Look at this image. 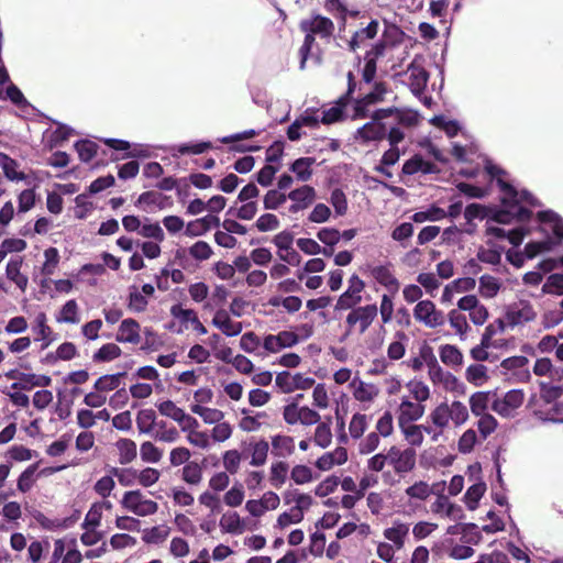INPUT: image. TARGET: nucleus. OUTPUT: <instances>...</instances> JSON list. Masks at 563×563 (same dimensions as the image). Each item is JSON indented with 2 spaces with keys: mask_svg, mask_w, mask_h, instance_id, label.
<instances>
[{
  "mask_svg": "<svg viewBox=\"0 0 563 563\" xmlns=\"http://www.w3.org/2000/svg\"><path fill=\"white\" fill-rule=\"evenodd\" d=\"M485 170L496 179L501 191L503 208L495 212L493 219L498 223H510L512 221L523 222L531 218L532 212L522 206L527 203L530 207L539 206V201L527 190L518 191L512 185L504 179L506 172L495 165L490 159H485Z\"/></svg>",
  "mask_w": 563,
  "mask_h": 563,
  "instance_id": "nucleus-1",
  "label": "nucleus"
},
{
  "mask_svg": "<svg viewBox=\"0 0 563 563\" xmlns=\"http://www.w3.org/2000/svg\"><path fill=\"white\" fill-rule=\"evenodd\" d=\"M386 119H391L393 123L407 128L418 123V115L412 111H404L397 108L378 109L372 114V121L357 130L363 141H383L387 132Z\"/></svg>",
  "mask_w": 563,
  "mask_h": 563,
  "instance_id": "nucleus-2",
  "label": "nucleus"
},
{
  "mask_svg": "<svg viewBox=\"0 0 563 563\" xmlns=\"http://www.w3.org/2000/svg\"><path fill=\"white\" fill-rule=\"evenodd\" d=\"M378 314V308L375 303L365 306H355L351 308L346 316L345 323L347 327V333L357 330L358 333H365L372 325Z\"/></svg>",
  "mask_w": 563,
  "mask_h": 563,
  "instance_id": "nucleus-3",
  "label": "nucleus"
},
{
  "mask_svg": "<svg viewBox=\"0 0 563 563\" xmlns=\"http://www.w3.org/2000/svg\"><path fill=\"white\" fill-rule=\"evenodd\" d=\"M387 461L396 474H407L416 466L417 453L413 448L393 445L387 451Z\"/></svg>",
  "mask_w": 563,
  "mask_h": 563,
  "instance_id": "nucleus-4",
  "label": "nucleus"
},
{
  "mask_svg": "<svg viewBox=\"0 0 563 563\" xmlns=\"http://www.w3.org/2000/svg\"><path fill=\"white\" fill-rule=\"evenodd\" d=\"M413 318L429 329L444 325L446 317L429 300H420L413 308Z\"/></svg>",
  "mask_w": 563,
  "mask_h": 563,
  "instance_id": "nucleus-5",
  "label": "nucleus"
},
{
  "mask_svg": "<svg viewBox=\"0 0 563 563\" xmlns=\"http://www.w3.org/2000/svg\"><path fill=\"white\" fill-rule=\"evenodd\" d=\"M121 505L128 511L140 517L154 515L158 509L157 503L145 498L139 489L125 492L121 499Z\"/></svg>",
  "mask_w": 563,
  "mask_h": 563,
  "instance_id": "nucleus-6",
  "label": "nucleus"
},
{
  "mask_svg": "<svg viewBox=\"0 0 563 563\" xmlns=\"http://www.w3.org/2000/svg\"><path fill=\"white\" fill-rule=\"evenodd\" d=\"M536 317L537 312L533 306L527 300H519L509 305L505 313L506 323L510 328L533 321Z\"/></svg>",
  "mask_w": 563,
  "mask_h": 563,
  "instance_id": "nucleus-7",
  "label": "nucleus"
},
{
  "mask_svg": "<svg viewBox=\"0 0 563 563\" xmlns=\"http://www.w3.org/2000/svg\"><path fill=\"white\" fill-rule=\"evenodd\" d=\"M379 32V22L376 19L364 25L360 24L358 29L354 31L351 38L347 41V49L352 53L357 52L367 46L369 41H373Z\"/></svg>",
  "mask_w": 563,
  "mask_h": 563,
  "instance_id": "nucleus-8",
  "label": "nucleus"
},
{
  "mask_svg": "<svg viewBox=\"0 0 563 563\" xmlns=\"http://www.w3.org/2000/svg\"><path fill=\"white\" fill-rule=\"evenodd\" d=\"M364 288L365 283L357 275H352L347 289L336 300L335 310H347L357 306L362 301Z\"/></svg>",
  "mask_w": 563,
  "mask_h": 563,
  "instance_id": "nucleus-9",
  "label": "nucleus"
},
{
  "mask_svg": "<svg viewBox=\"0 0 563 563\" xmlns=\"http://www.w3.org/2000/svg\"><path fill=\"white\" fill-rule=\"evenodd\" d=\"M287 197L291 200L288 212L294 214L308 209L314 202L317 194L313 187L303 185L291 190Z\"/></svg>",
  "mask_w": 563,
  "mask_h": 563,
  "instance_id": "nucleus-10",
  "label": "nucleus"
},
{
  "mask_svg": "<svg viewBox=\"0 0 563 563\" xmlns=\"http://www.w3.org/2000/svg\"><path fill=\"white\" fill-rule=\"evenodd\" d=\"M299 27L301 31H309L322 38L331 37L335 29L333 21L321 14H313L310 19L302 20Z\"/></svg>",
  "mask_w": 563,
  "mask_h": 563,
  "instance_id": "nucleus-11",
  "label": "nucleus"
},
{
  "mask_svg": "<svg viewBox=\"0 0 563 563\" xmlns=\"http://www.w3.org/2000/svg\"><path fill=\"white\" fill-rule=\"evenodd\" d=\"M299 342L298 335L292 331H280L277 334H267L263 340V347L268 353H278L283 349L291 347Z\"/></svg>",
  "mask_w": 563,
  "mask_h": 563,
  "instance_id": "nucleus-12",
  "label": "nucleus"
},
{
  "mask_svg": "<svg viewBox=\"0 0 563 563\" xmlns=\"http://www.w3.org/2000/svg\"><path fill=\"white\" fill-rule=\"evenodd\" d=\"M32 332L35 334L34 341H41V350L47 349L55 340L56 333L47 324L45 312H38L31 324Z\"/></svg>",
  "mask_w": 563,
  "mask_h": 563,
  "instance_id": "nucleus-13",
  "label": "nucleus"
},
{
  "mask_svg": "<svg viewBox=\"0 0 563 563\" xmlns=\"http://www.w3.org/2000/svg\"><path fill=\"white\" fill-rule=\"evenodd\" d=\"M321 122L320 115L318 114V111L314 110H307L303 114H301L298 119L292 122L288 130L287 135L290 141H296L301 136L300 130L303 126L314 129L319 126V123Z\"/></svg>",
  "mask_w": 563,
  "mask_h": 563,
  "instance_id": "nucleus-14",
  "label": "nucleus"
},
{
  "mask_svg": "<svg viewBox=\"0 0 563 563\" xmlns=\"http://www.w3.org/2000/svg\"><path fill=\"white\" fill-rule=\"evenodd\" d=\"M426 407L422 404L402 399L399 405L398 426L411 424L423 417Z\"/></svg>",
  "mask_w": 563,
  "mask_h": 563,
  "instance_id": "nucleus-15",
  "label": "nucleus"
},
{
  "mask_svg": "<svg viewBox=\"0 0 563 563\" xmlns=\"http://www.w3.org/2000/svg\"><path fill=\"white\" fill-rule=\"evenodd\" d=\"M140 331L141 325L136 320L132 318L124 319L119 325L115 341L120 343L137 344L141 341Z\"/></svg>",
  "mask_w": 563,
  "mask_h": 563,
  "instance_id": "nucleus-16",
  "label": "nucleus"
},
{
  "mask_svg": "<svg viewBox=\"0 0 563 563\" xmlns=\"http://www.w3.org/2000/svg\"><path fill=\"white\" fill-rule=\"evenodd\" d=\"M541 230L544 233H552L558 240L563 239V219L555 212L548 210L538 213Z\"/></svg>",
  "mask_w": 563,
  "mask_h": 563,
  "instance_id": "nucleus-17",
  "label": "nucleus"
},
{
  "mask_svg": "<svg viewBox=\"0 0 563 563\" xmlns=\"http://www.w3.org/2000/svg\"><path fill=\"white\" fill-rule=\"evenodd\" d=\"M212 324L222 331L227 336H235L242 332V323L234 322L230 319L228 312L223 309H220L216 312Z\"/></svg>",
  "mask_w": 563,
  "mask_h": 563,
  "instance_id": "nucleus-18",
  "label": "nucleus"
},
{
  "mask_svg": "<svg viewBox=\"0 0 563 563\" xmlns=\"http://www.w3.org/2000/svg\"><path fill=\"white\" fill-rule=\"evenodd\" d=\"M402 172L407 175H413L417 173L434 174L439 173L440 169L430 161H426L421 156L416 155L404 164Z\"/></svg>",
  "mask_w": 563,
  "mask_h": 563,
  "instance_id": "nucleus-19",
  "label": "nucleus"
},
{
  "mask_svg": "<svg viewBox=\"0 0 563 563\" xmlns=\"http://www.w3.org/2000/svg\"><path fill=\"white\" fill-rule=\"evenodd\" d=\"M371 275L375 278V280L382 286L397 291L399 288V282L390 272L387 265H377L371 268Z\"/></svg>",
  "mask_w": 563,
  "mask_h": 563,
  "instance_id": "nucleus-20",
  "label": "nucleus"
},
{
  "mask_svg": "<svg viewBox=\"0 0 563 563\" xmlns=\"http://www.w3.org/2000/svg\"><path fill=\"white\" fill-rule=\"evenodd\" d=\"M295 452V440L289 435L272 437V454L276 457H287Z\"/></svg>",
  "mask_w": 563,
  "mask_h": 563,
  "instance_id": "nucleus-21",
  "label": "nucleus"
},
{
  "mask_svg": "<svg viewBox=\"0 0 563 563\" xmlns=\"http://www.w3.org/2000/svg\"><path fill=\"white\" fill-rule=\"evenodd\" d=\"M529 363V360L526 356L518 355V356H511L508 358H505L500 366L507 371H515L518 369V376L521 382H528L531 377V374L529 369L527 368V365Z\"/></svg>",
  "mask_w": 563,
  "mask_h": 563,
  "instance_id": "nucleus-22",
  "label": "nucleus"
},
{
  "mask_svg": "<svg viewBox=\"0 0 563 563\" xmlns=\"http://www.w3.org/2000/svg\"><path fill=\"white\" fill-rule=\"evenodd\" d=\"M157 422L156 413L153 409H142L136 415V427L140 433L153 435Z\"/></svg>",
  "mask_w": 563,
  "mask_h": 563,
  "instance_id": "nucleus-23",
  "label": "nucleus"
},
{
  "mask_svg": "<svg viewBox=\"0 0 563 563\" xmlns=\"http://www.w3.org/2000/svg\"><path fill=\"white\" fill-rule=\"evenodd\" d=\"M435 514L444 512L452 520H460L463 517V510L460 506L452 504L444 496L439 497L432 506Z\"/></svg>",
  "mask_w": 563,
  "mask_h": 563,
  "instance_id": "nucleus-24",
  "label": "nucleus"
},
{
  "mask_svg": "<svg viewBox=\"0 0 563 563\" xmlns=\"http://www.w3.org/2000/svg\"><path fill=\"white\" fill-rule=\"evenodd\" d=\"M409 533V526L404 522H395L393 527L385 529L384 537L391 541L398 550L405 545V539Z\"/></svg>",
  "mask_w": 563,
  "mask_h": 563,
  "instance_id": "nucleus-25",
  "label": "nucleus"
},
{
  "mask_svg": "<svg viewBox=\"0 0 563 563\" xmlns=\"http://www.w3.org/2000/svg\"><path fill=\"white\" fill-rule=\"evenodd\" d=\"M58 323L77 324L80 321L78 303L75 299L66 301L56 316Z\"/></svg>",
  "mask_w": 563,
  "mask_h": 563,
  "instance_id": "nucleus-26",
  "label": "nucleus"
},
{
  "mask_svg": "<svg viewBox=\"0 0 563 563\" xmlns=\"http://www.w3.org/2000/svg\"><path fill=\"white\" fill-rule=\"evenodd\" d=\"M22 260L11 258L5 268L7 277L12 280L21 290H25L27 286V277L21 274Z\"/></svg>",
  "mask_w": 563,
  "mask_h": 563,
  "instance_id": "nucleus-27",
  "label": "nucleus"
},
{
  "mask_svg": "<svg viewBox=\"0 0 563 563\" xmlns=\"http://www.w3.org/2000/svg\"><path fill=\"white\" fill-rule=\"evenodd\" d=\"M208 221H213L214 227L220 225V219L218 217L207 216L195 221H190L186 227L185 234L191 238L205 234L209 231V225L207 224Z\"/></svg>",
  "mask_w": 563,
  "mask_h": 563,
  "instance_id": "nucleus-28",
  "label": "nucleus"
},
{
  "mask_svg": "<svg viewBox=\"0 0 563 563\" xmlns=\"http://www.w3.org/2000/svg\"><path fill=\"white\" fill-rule=\"evenodd\" d=\"M408 70L410 71L411 90L416 93L423 91L427 87L429 73L423 67L413 64L408 67Z\"/></svg>",
  "mask_w": 563,
  "mask_h": 563,
  "instance_id": "nucleus-29",
  "label": "nucleus"
},
{
  "mask_svg": "<svg viewBox=\"0 0 563 563\" xmlns=\"http://www.w3.org/2000/svg\"><path fill=\"white\" fill-rule=\"evenodd\" d=\"M405 441L410 445V448H419L422 445L424 437L422 434V424H404L399 427Z\"/></svg>",
  "mask_w": 563,
  "mask_h": 563,
  "instance_id": "nucleus-30",
  "label": "nucleus"
},
{
  "mask_svg": "<svg viewBox=\"0 0 563 563\" xmlns=\"http://www.w3.org/2000/svg\"><path fill=\"white\" fill-rule=\"evenodd\" d=\"M439 355L442 363L448 366L457 367L463 364V354L455 345L444 344L440 346Z\"/></svg>",
  "mask_w": 563,
  "mask_h": 563,
  "instance_id": "nucleus-31",
  "label": "nucleus"
},
{
  "mask_svg": "<svg viewBox=\"0 0 563 563\" xmlns=\"http://www.w3.org/2000/svg\"><path fill=\"white\" fill-rule=\"evenodd\" d=\"M354 380L352 385L354 386V397L356 400L362 402L373 401L379 394V389L374 384L364 383L358 380L357 385Z\"/></svg>",
  "mask_w": 563,
  "mask_h": 563,
  "instance_id": "nucleus-32",
  "label": "nucleus"
},
{
  "mask_svg": "<svg viewBox=\"0 0 563 563\" xmlns=\"http://www.w3.org/2000/svg\"><path fill=\"white\" fill-rule=\"evenodd\" d=\"M125 375V372H120L111 375H103L96 380L93 388L100 393H107L114 389H119L121 385V379Z\"/></svg>",
  "mask_w": 563,
  "mask_h": 563,
  "instance_id": "nucleus-33",
  "label": "nucleus"
},
{
  "mask_svg": "<svg viewBox=\"0 0 563 563\" xmlns=\"http://www.w3.org/2000/svg\"><path fill=\"white\" fill-rule=\"evenodd\" d=\"M490 393L476 391L470 397V408L474 416L486 415V410L490 407Z\"/></svg>",
  "mask_w": 563,
  "mask_h": 563,
  "instance_id": "nucleus-34",
  "label": "nucleus"
},
{
  "mask_svg": "<svg viewBox=\"0 0 563 563\" xmlns=\"http://www.w3.org/2000/svg\"><path fill=\"white\" fill-rule=\"evenodd\" d=\"M75 136H79V134L74 129L65 124H57L55 129H47L43 133L42 141H67Z\"/></svg>",
  "mask_w": 563,
  "mask_h": 563,
  "instance_id": "nucleus-35",
  "label": "nucleus"
},
{
  "mask_svg": "<svg viewBox=\"0 0 563 563\" xmlns=\"http://www.w3.org/2000/svg\"><path fill=\"white\" fill-rule=\"evenodd\" d=\"M119 450V462L122 465L131 463L137 455L136 444L130 439H120L117 442Z\"/></svg>",
  "mask_w": 563,
  "mask_h": 563,
  "instance_id": "nucleus-36",
  "label": "nucleus"
},
{
  "mask_svg": "<svg viewBox=\"0 0 563 563\" xmlns=\"http://www.w3.org/2000/svg\"><path fill=\"white\" fill-rule=\"evenodd\" d=\"M448 320L450 325L455 330L456 334L461 340L466 339V333L470 330L466 317L462 314L457 309H452L448 313Z\"/></svg>",
  "mask_w": 563,
  "mask_h": 563,
  "instance_id": "nucleus-37",
  "label": "nucleus"
},
{
  "mask_svg": "<svg viewBox=\"0 0 563 563\" xmlns=\"http://www.w3.org/2000/svg\"><path fill=\"white\" fill-rule=\"evenodd\" d=\"M429 418L437 429L443 430L450 424L449 404L441 402L429 415Z\"/></svg>",
  "mask_w": 563,
  "mask_h": 563,
  "instance_id": "nucleus-38",
  "label": "nucleus"
},
{
  "mask_svg": "<svg viewBox=\"0 0 563 563\" xmlns=\"http://www.w3.org/2000/svg\"><path fill=\"white\" fill-rule=\"evenodd\" d=\"M316 163L313 157H301L296 159L290 169L296 174L297 178L301 181L310 179L312 172L311 166Z\"/></svg>",
  "mask_w": 563,
  "mask_h": 563,
  "instance_id": "nucleus-39",
  "label": "nucleus"
},
{
  "mask_svg": "<svg viewBox=\"0 0 563 563\" xmlns=\"http://www.w3.org/2000/svg\"><path fill=\"white\" fill-rule=\"evenodd\" d=\"M450 420L455 427L464 424L468 419V409L462 401L454 400L449 404Z\"/></svg>",
  "mask_w": 563,
  "mask_h": 563,
  "instance_id": "nucleus-40",
  "label": "nucleus"
},
{
  "mask_svg": "<svg viewBox=\"0 0 563 563\" xmlns=\"http://www.w3.org/2000/svg\"><path fill=\"white\" fill-rule=\"evenodd\" d=\"M170 529L167 526H156L143 531V541L150 544H158L164 542L169 536Z\"/></svg>",
  "mask_w": 563,
  "mask_h": 563,
  "instance_id": "nucleus-41",
  "label": "nucleus"
},
{
  "mask_svg": "<svg viewBox=\"0 0 563 563\" xmlns=\"http://www.w3.org/2000/svg\"><path fill=\"white\" fill-rule=\"evenodd\" d=\"M122 351L115 343L103 344L95 354L92 360L96 363L110 362L121 355Z\"/></svg>",
  "mask_w": 563,
  "mask_h": 563,
  "instance_id": "nucleus-42",
  "label": "nucleus"
},
{
  "mask_svg": "<svg viewBox=\"0 0 563 563\" xmlns=\"http://www.w3.org/2000/svg\"><path fill=\"white\" fill-rule=\"evenodd\" d=\"M156 428V432L152 435L155 440L173 443L176 442L179 438L178 430L175 427L168 428L166 421L164 420L158 421Z\"/></svg>",
  "mask_w": 563,
  "mask_h": 563,
  "instance_id": "nucleus-43",
  "label": "nucleus"
},
{
  "mask_svg": "<svg viewBox=\"0 0 563 563\" xmlns=\"http://www.w3.org/2000/svg\"><path fill=\"white\" fill-rule=\"evenodd\" d=\"M220 527L229 533L239 534L244 530L242 520L236 512L224 514L220 519Z\"/></svg>",
  "mask_w": 563,
  "mask_h": 563,
  "instance_id": "nucleus-44",
  "label": "nucleus"
},
{
  "mask_svg": "<svg viewBox=\"0 0 563 563\" xmlns=\"http://www.w3.org/2000/svg\"><path fill=\"white\" fill-rule=\"evenodd\" d=\"M500 289L499 280L490 275H483L479 278V292L485 298H494Z\"/></svg>",
  "mask_w": 563,
  "mask_h": 563,
  "instance_id": "nucleus-45",
  "label": "nucleus"
},
{
  "mask_svg": "<svg viewBox=\"0 0 563 563\" xmlns=\"http://www.w3.org/2000/svg\"><path fill=\"white\" fill-rule=\"evenodd\" d=\"M288 468V464L283 461L272 464L269 481L274 487L280 488L285 484Z\"/></svg>",
  "mask_w": 563,
  "mask_h": 563,
  "instance_id": "nucleus-46",
  "label": "nucleus"
},
{
  "mask_svg": "<svg viewBox=\"0 0 563 563\" xmlns=\"http://www.w3.org/2000/svg\"><path fill=\"white\" fill-rule=\"evenodd\" d=\"M0 167L10 180H23L25 178L23 173L16 172L18 163L3 153H0Z\"/></svg>",
  "mask_w": 563,
  "mask_h": 563,
  "instance_id": "nucleus-47",
  "label": "nucleus"
},
{
  "mask_svg": "<svg viewBox=\"0 0 563 563\" xmlns=\"http://www.w3.org/2000/svg\"><path fill=\"white\" fill-rule=\"evenodd\" d=\"M486 490V485L484 483H477L468 487L464 495V500L470 510L476 509L479 499L484 495Z\"/></svg>",
  "mask_w": 563,
  "mask_h": 563,
  "instance_id": "nucleus-48",
  "label": "nucleus"
},
{
  "mask_svg": "<svg viewBox=\"0 0 563 563\" xmlns=\"http://www.w3.org/2000/svg\"><path fill=\"white\" fill-rule=\"evenodd\" d=\"M388 92V85L385 81H376L374 82L372 91L365 93L363 98L365 99V103H369L371 106H375L382 101H384L385 96Z\"/></svg>",
  "mask_w": 563,
  "mask_h": 563,
  "instance_id": "nucleus-49",
  "label": "nucleus"
},
{
  "mask_svg": "<svg viewBox=\"0 0 563 563\" xmlns=\"http://www.w3.org/2000/svg\"><path fill=\"white\" fill-rule=\"evenodd\" d=\"M368 426L367 416L363 413H355L352 416L349 431L353 439H361Z\"/></svg>",
  "mask_w": 563,
  "mask_h": 563,
  "instance_id": "nucleus-50",
  "label": "nucleus"
},
{
  "mask_svg": "<svg viewBox=\"0 0 563 563\" xmlns=\"http://www.w3.org/2000/svg\"><path fill=\"white\" fill-rule=\"evenodd\" d=\"M269 450L268 442L261 440L252 445V459L250 464L252 466H262L265 464L267 453Z\"/></svg>",
  "mask_w": 563,
  "mask_h": 563,
  "instance_id": "nucleus-51",
  "label": "nucleus"
},
{
  "mask_svg": "<svg viewBox=\"0 0 563 563\" xmlns=\"http://www.w3.org/2000/svg\"><path fill=\"white\" fill-rule=\"evenodd\" d=\"M109 473L115 476L122 486H132L137 481V471L134 468L111 467Z\"/></svg>",
  "mask_w": 563,
  "mask_h": 563,
  "instance_id": "nucleus-52",
  "label": "nucleus"
},
{
  "mask_svg": "<svg viewBox=\"0 0 563 563\" xmlns=\"http://www.w3.org/2000/svg\"><path fill=\"white\" fill-rule=\"evenodd\" d=\"M445 217H446L445 210H443L439 207L432 206L427 211H419V212L413 213L411 219L417 223H421L424 221H439V220L444 219Z\"/></svg>",
  "mask_w": 563,
  "mask_h": 563,
  "instance_id": "nucleus-53",
  "label": "nucleus"
},
{
  "mask_svg": "<svg viewBox=\"0 0 563 563\" xmlns=\"http://www.w3.org/2000/svg\"><path fill=\"white\" fill-rule=\"evenodd\" d=\"M324 8L341 21L342 26H345L347 18V5L345 3L341 0H325Z\"/></svg>",
  "mask_w": 563,
  "mask_h": 563,
  "instance_id": "nucleus-54",
  "label": "nucleus"
},
{
  "mask_svg": "<svg viewBox=\"0 0 563 563\" xmlns=\"http://www.w3.org/2000/svg\"><path fill=\"white\" fill-rule=\"evenodd\" d=\"M183 479L190 485L199 484L202 479L201 466L196 462L186 464L183 468Z\"/></svg>",
  "mask_w": 563,
  "mask_h": 563,
  "instance_id": "nucleus-55",
  "label": "nucleus"
},
{
  "mask_svg": "<svg viewBox=\"0 0 563 563\" xmlns=\"http://www.w3.org/2000/svg\"><path fill=\"white\" fill-rule=\"evenodd\" d=\"M287 199H288L287 195L280 192L279 190H276V189L268 190L266 192V195L264 196V200H263L264 208L266 210H276L282 205H284Z\"/></svg>",
  "mask_w": 563,
  "mask_h": 563,
  "instance_id": "nucleus-56",
  "label": "nucleus"
},
{
  "mask_svg": "<svg viewBox=\"0 0 563 563\" xmlns=\"http://www.w3.org/2000/svg\"><path fill=\"white\" fill-rule=\"evenodd\" d=\"M140 454L146 463H157L163 456V452L150 441L141 444Z\"/></svg>",
  "mask_w": 563,
  "mask_h": 563,
  "instance_id": "nucleus-57",
  "label": "nucleus"
},
{
  "mask_svg": "<svg viewBox=\"0 0 563 563\" xmlns=\"http://www.w3.org/2000/svg\"><path fill=\"white\" fill-rule=\"evenodd\" d=\"M157 409L161 415L173 419L177 423L185 413V411L181 408L177 407L176 404L172 400H165L157 404Z\"/></svg>",
  "mask_w": 563,
  "mask_h": 563,
  "instance_id": "nucleus-58",
  "label": "nucleus"
},
{
  "mask_svg": "<svg viewBox=\"0 0 563 563\" xmlns=\"http://www.w3.org/2000/svg\"><path fill=\"white\" fill-rule=\"evenodd\" d=\"M37 470V463L32 464L21 473L18 479V489L22 493L29 492L35 483L34 474Z\"/></svg>",
  "mask_w": 563,
  "mask_h": 563,
  "instance_id": "nucleus-59",
  "label": "nucleus"
},
{
  "mask_svg": "<svg viewBox=\"0 0 563 563\" xmlns=\"http://www.w3.org/2000/svg\"><path fill=\"white\" fill-rule=\"evenodd\" d=\"M332 432L329 423H319L314 431L313 441L320 448H328L331 444Z\"/></svg>",
  "mask_w": 563,
  "mask_h": 563,
  "instance_id": "nucleus-60",
  "label": "nucleus"
},
{
  "mask_svg": "<svg viewBox=\"0 0 563 563\" xmlns=\"http://www.w3.org/2000/svg\"><path fill=\"white\" fill-rule=\"evenodd\" d=\"M45 262L42 267V273L46 276L53 275L59 262V253L55 247H48L44 252Z\"/></svg>",
  "mask_w": 563,
  "mask_h": 563,
  "instance_id": "nucleus-61",
  "label": "nucleus"
},
{
  "mask_svg": "<svg viewBox=\"0 0 563 563\" xmlns=\"http://www.w3.org/2000/svg\"><path fill=\"white\" fill-rule=\"evenodd\" d=\"M478 417L479 419L477 421V429L482 438L485 440L489 434H492L496 430L498 423L495 417L492 416L490 413L481 415Z\"/></svg>",
  "mask_w": 563,
  "mask_h": 563,
  "instance_id": "nucleus-62",
  "label": "nucleus"
},
{
  "mask_svg": "<svg viewBox=\"0 0 563 563\" xmlns=\"http://www.w3.org/2000/svg\"><path fill=\"white\" fill-rule=\"evenodd\" d=\"M242 456L238 450H229L225 451L223 454V466L229 474H236L240 464H241Z\"/></svg>",
  "mask_w": 563,
  "mask_h": 563,
  "instance_id": "nucleus-63",
  "label": "nucleus"
},
{
  "mask_svg": "<svg viewBox=\"0 0 563 563\" xmlns=\"http://www.w3.org/2000/svg\"><path fill=\"white\" fill-rule=\"evenodd\" d=\"M290 478L297 484V485H303L307 483L312 482V471L307 465H296L292 467L290 472Z\"/></svg>",
  "mask_w": 563,
  "mask_h": 563,
  "instance_id": "nucleus-64",
  "label": "nucleus"
}]
</instances>
